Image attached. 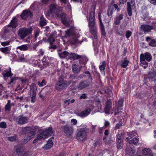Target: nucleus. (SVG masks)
<instances>
[{
	"instance_id": "obj_1",
	"label": "nucleus",
	"mask_w": 156,
	"mask_h": 156,
	"mask_svg": "<svg viewBox=\"0 0 156 156\" xmlns=\"http://www.w3.org/2000/svg\"><path fill=\"white\" fill-rule=\"evenodd\" d=\"M95 9V7L94 6V11L91 12L90 13L88 20V24L90 31L94 36V38L95 39H97V37L96 36V34L97 31L95 27V17L94 13Z\"/></svg>"
},
{
	"instance_id": "obj_2",
	"label": "nucleus",
	"mask_w": 156,
	"mask_h": 156,
	"mask_svg": "<svg viewBox=\"0 0 156 156\" xmlns=\"http://www.w3.org/2000/svg\"><path fill=\"white\" fill-rule=\"evenodd\" d=\"M32 31V28L31 27L21 28L18 30V35L21 39L24 41V38L30 34Z\"/></svg>"
},
{
	"instance_id": "obj_3",
	"label": "nucleus",
	"mask_w": 156,
	"mask_h": 156,
	"mask_svg": "<svg viewBox=\"0 0 156 156\" xmlns=\"http://www.w3.org/2000/svg\"><path fill=\"white\" fill-rule=\"evenodd\" d=\"M53 131L51 127H49L48 129L41 133L36 137V139L38 140L44 139L49 136L53 134Z\"/></svg>"
},
{
	"instance_id": "obj_4",
	"label": "nucleus",
	"mask_w": 156,
	"mask_h": 156,
	"mask_svg": "<svg viewBox=\"0 0 156 156\" xmlns=\"http://www.w3.org/2000/svg\"><path fill=\"white\" fill-rule=\"evenodd\" d=\"M87 136V132L84 128L80 129L77 130L76 137L79 141H82L84 140Z\"/></svg>"
},
{
	"instance_id": "obj_5",
	"label": "nucleus",
	"mask_w": 156,
	"mask_h": 156,
	"mask_svg": "<svg viewBox=\"0 0 156 156\" xmlns=\"http://www.w3.org/2000/svg\"><path fill=\"white\" fill-rule=\"evenodd\" d=\"M137 135L136 132L133 131L131 134L129 135V136L126 138V141L130 144L136 145L139 140V138L136 137Z\"/></svg>"
},
{
	"instance_id": "obj_6",
	"label": "nucleus",
	"mask_w": 156,
	"mask_h": 156,
	"mask_svg": "<svg viewBox=\"0 0 156 156\" xmlns=\"http://www.w3.org/2000/svg\"><path fill=\"white\" fill-rule=\"evenodd\" d=\"M69 85V83L65 80L61 79L59 80L55 85V88L58 90L64 89Z\"/></svg>"
},
{
	"instance_id": "obj_7",
	"label": "nucleus",
	"mask_w": 156,
	"mask_h": 156,
	"mask_svg": "<svg viewBox=\"0 0 156 156\" xmlns=\"http://www.w3.org/2000/svg\"><path fill=\"white\" fill-rule=\"evenodd\" d=\"M37 89L36 85L34 83H32L30 87V97L31 98V102L34 103L35 102Z\"/></svg>"
},
{
	"instance_id": "obj_8",
	"label": "nucleus",
	"mask_w": 156,
	"mask_h": 156,
	"mask_svg": "<svg viewBox=\"0 0 156 156\" xmlns=\"http://www.w3.org/2000/svg\"><path fill=\"white\" fill-rule=\"evenodd\" d=\"M62 10L61 7H59L55 4H51L50 6V10L45 13L46 16H49L50 13H57Z\"/></svg>"
},
{
	"instance_id": "obj_9",
	"label": "nucleus",
	"mask_w": 156,
	"mask_h": 156,
	"mask_svg": "<svg viewBox=\"0 0 156 156\" xmlns=\"http://www.w3.org/2000/svg\"><path fill=\"white\" fill-rule=\"evenodd\" d=\"M77 30L73 27H71L69 29L66 31L65 37L67 38L69 37H78V33L76 32Z\"/></svg>"
},
{
	"instance_id": "obj_10",
	"label": "nucleus",
	"mask_w": 156,
	"mask_h": 156,
	"mask_svg": "<svg viewBox=\"0 0 156 156\" xmlns=\"http://www.w3.org/2000/svg\"><path fill=\"white\" fill-rule=\"evenodd\" d=\"M151 59V56L148 53H146L144 54H142L140 55V60L142 64H147L145 60L147 61H150Z\"/></svg>"
},
{
	"instance_id": "obj_11",
	"label": "nucleus",
	"mask_w": 156,
	"mask_h": 156,
	"mask_svg": "<svg viewBox=\"0 0 156 156\" xmlns=\"http://www.w3.org/2000/svg\"><path fill=\"white\" fill-rule=\"evenodd\" d=\"M15 120L18 124L22 125L27 123L28 118L27 117H24L20 115L17 117H16L15 118Z\"/></svg>"
},
{
	"instance_id": "obj_12",
	"label": "nucleus",
	"mask_w": 156,
	"mask_h": 156,
	"mask_svg": "<svg viewBox=\"0 0 156 156\" xmlns=\"http://www.w3.org/2000/svg\"><path fill=\"white\" fill-rule=\"evenodd\" d=\"M64 133L67 135L70 136L73 133V128L72 126L66 125L62 127Z\"/></svg>"
},
{
	"instance_id": "obj_13",
	"label": "nucleus",
	"mask_w": 156,
	"mask_h": 156,
	"mask_svg": "<svg viewBox=\"0 0 156 156\" xmlns=\"http://www.w3.org/2000/svg\"><path fill=\"white\" fill-rule=\"evenodd\" d=\"M112 111V102L111 100L109 99L106 101V105L104 109L105 112L106 114H109L110 112Z\"/></svg>"
},
{
	"instance_id": "obj_14",
	"label": "nucleus",
	"mask_w": 156,
	"mask_h": 156,
	"mask_svg": "<svg viewBox=\"0 0 156 156\" xmlns=\"http://www.w3.org/2000/svg\"><path fill=\"white\" fill-rule=\"evenodd\" d=\"M32 16V13L30 11L27 10H23L20 15L22 19L26 20L31 18Z\"/></svg>"
},
{
	"instance_id": "obj_15",
	"label": "nucleus",
	"mask_w": 156,
	"mask_h": 156,
	"mask_svg": "<svg viewBox=\"0 0 156 156\" xmlns=\"http://www.w3.org/2000/svg\"><path fill=\"white\" fill-rule=\"evenodd\" d=\"M35 133L34 131L30 132L28 135H26L22 140V142L24 144L27 143L28 141L33 138L35 136Z\"/></svg>"
},
{
	"instance_id": "obj_16",
	"label": "nucleus",
	"mask_w": 156,
	"mask_h": 156,
	"mask_svg": "<svg viewBox=\"0 0 156 156\" xmlns=\"http://www.w3.org/2000/svg\"><path fill=\"white\" fill-rule=\"evenodd\" d=\"M90 83L87 80L81 81L77 86V87L80 90H82L84 88L89 87Z\"/></svg>"
},
{
	"instance_id": "obj_17",
	"label": "nucleus",
	"mask_w": 156,
	"mask_h": 156,
	"mask_svg": "<svg viewBox=\"0 0 156 156\" xmlns=\"http://www.w3.org/2000/svg\"><path fill=\"white\" fill-rule=\"evenodd\" d=\"M140 28L141 31L144 33H148L153 29V27L148 25L144 24L141 26Z\"/></svg>"
},
{
	"instance_id": "obj_18",
	"label": "nucleus",
	"mask_w": 156,
	"mask_h": 156,
	"mask_svg": "<svg viewBox=\"0 0 156 156\" xmlns=\"http://www.w3.org/2000/svg\"><path fill=\"white\" fill-rule=\"evenodd\" d=\"M82 57V55L77 54L75 53H69L68 57V59L74 60L77 59L81 58Z\"/></svg>"
},
{
	"instance_id": "obj_19",
	"label": "nucleus",
	"mask_w": 156,
	"mask_h": 156,
	"mask_svg": "<svg viewBox=\"0 0 156 156\" xmlns=\"http://www.w3.org/2000/svg\"><path fill=\"white\" fill-rule=\"evenodd\" d=\"M58 54L60 58H68L69 52L67 51H62L61 50H59Z\"/></svg>"
},
{
	"instance_id": "obj_20",
	"label": "nucleus",
	"mask_w": 156,
	"mask_h": 156,
	"mask_svg": "<svg viewBox=\"0 0 156 156\" xmlns=\"http://www.w3.org/2000/svg\"><path fill=\"white\" fill-rule=\"evenodd\" d=\"M91 111L90 108H88L85 110L81 112L78 115L81 117H86L90 114Z\"/></svg>"
},
{
	"instance_id": "obj_21",
	"label": "nucleus",
	"mask_w": 156,
	"mask_h": 156,
	"mask_svg": "<svg viewBox=\"0 0 156 156\" xmlns=\"http://www.w3.org/2000/svg\"><path fill=\"white\" fill-rule=\"evenodd\" d=\"M14 149L16 153L19 156L22 155L24 151V149L23 147L20 145H17L15 146Z\"/></svg>"
},
{
	"instance_id": "obj_22",
	"label": "nucleus",
	"mask_w": 156,
	"mask_h": 156,
	"mask_svg": "<svg viewBox=\"0 0 156 156\" xmlns=\"http://www.w3.org/2000/svg\"><path fill=\"white\" fill-rule=\"evenodd\" d=\"M101 13L100 12L98 13V17L99 20L100 22V27L101 29L102 34L105 36L106 35V33L104 28V25L102 23V22L101 21Z\"/></svg>"
},
{
	"instance_id": "obj_23",
	"label": "nucleus",
	"mask_w": 156,
	"mask_h": 156,
	"mask_svg": "<svg viewBox=\"0 0 156 156\" xmlns=\"http://www.w3.org/2000/svg\"><path fill=\"white\" fill-rule=\"evenodd\" d=\"M18 25L17 19L16 17H14L11 21L10 24L8 25L9 27H11L12 28H16Z\"/></svg>"
},
{
	"instance_id": "obj_24",
	"label": "nucleus",
	"mask_w": 156,
	"mask_h": 156,
	"mask_svg": "<svg viewBox=\"0 0 156 156\" xmlns=\"http://www.w3.org/2000/svg\"><path fill=\"white\" fill-rule=\"evenodd\" d=\"M72 68L73 71L74 73H78L80 71L81 69V66L75 64L72 66Z\"/></svg>"
},
{
	"instance_id": "obj_25",
	"label": "nucleus",
	"mask_w": 156,
	"mask_h": 156,
	"mask_svg": "<svg viewBox=\"0 0 156 156\" xmlns=\"http://www.w3.org/2000/svg\"><path fill=\"white\" fill-rule=\"evenodd\" d=\"M143 154L145 156H152V154L151 150L148 148H145L142 151Z\"/></svg>"
},
{
	"instance_id": "obj_26",
	"label": "nucleus",
	"mask_w": 156,
	"mask_h": 156,
	"mask_svg": "<svg viewBox=\"0 0 156 156\" xmlns=\"http://www.w3.org/2000/svg\"><path fill=\"white\" fill-rule=\"evenodd\" d=\"M54 137L52 136L48 140L46 146L44 147L46 150L50 148L53 145L52 140L54 139Z\"/></svg>"
},
{
	"instance_id": "obj_27",
	"label": "nucleus",
	"mask_w": 156,
	"mask_h": 156,
	"mask_svg": "<svg viewBox=\"0 0 156 156\" xmlns=\"http://www.w3.org/2000/svg\"><path fill=\"white\" fill-rule=\"evenodd\" d=\"M123 18V15L122 14H118L116 17L114 23L116 25L119 24L120 23V20H122Z\"/></svg>"
},
{
	"instance_id": "obj_28",
	"label": "nucleus",
	"mask_w": 156,
	"mask_h": 156,
	"mask_svg": "<svg viewBox=\"0 0 156 156\" xmlns=\"http://www.w3.org/2000/svg\"><path fill=\"white\" fill-rule=\"evenodd\" d=\"M79 36L78 35V37L74 36L72 37V38L70 40V42L72 44H76L78 43L81 44L82 41H79L77 39V37H79Z\"/></svg>"
},
{
	"instance_id": "obj_29",
	"label": "nucleus",
	"mask_w": 156,
	"mask_h": 156,
	"mask_svg": "<svg viewBox=\"0 0 156 156\" xmlns=\"http://www.w3.org/2000/svg\"><path fill=\"white\" fill-rule=\"evenodd\" d=\"M117 147L118 149H121L122 148L123 145V141L122 139H117Z\"/></svg>"
},
{
	"instance_id": "obj_30",
	"label": "nucleus",
	"mask_w": 156,
	"mask_h": 156,
	"mask_svg": "<svg viewBox=\"0 0 156 156\" xmlns=\"http://www.w3.org/2000/svg\"><path fill=\"white\" fill-rule=\"evenodd\" d=\"M124 134V132L123 130H119V132L116 135V136L117 138V139L123 140L122 136H123Z\"/></svg>"
},
{
	"instance_id": "obj_31",
	"label": "nucleus",
	"mask_w": 156,
	"mask_h": 156,
	"mask_svg": "<svg viewBox=\"0 0 156 156\" xmlns=\"http://www.w3.org/2000/svg\"><path fill=\"white\" fill-rule=\"evenodd\" d=\"M17 49H20L21 51H25L28 49V45L27 44H23L17 47Z\"/></svg>"
},
{
	"instance_id": "obj_32",
	"label": "nucleus",
	"mask_w": 156,
	"mask_h": 156,
	"mask_svg": "<svg viewBox=\"0 0 156 156\" xmlns=\"http://www.w3.org/2000/svg\"><path fill=\"white\" fill-rule=\"evenodd\" d=\"M66 14H63L62 16L64 17V18L62 19V23L66 26H69V22L66 20V18L65 17Z\"/></svg>"
},
{
	"instance_id": "obj_33",
	"label": "nucleus",
	"mask_w": 156,
	"mask_h": 156,
	"mask_svg": "<svg viewBox=\"0 0 156 156\" xmlns=\"http://www.w3.org/2000/svg\"><path fill=\"white\" fill-rule=\"evenodd\" d=\"M10 50V48L9 47H6L4 48H0L1 51L4 53L5 54H9V52Z\"/></svg>"
},
{
	"instance_id": "obj_34",
	"label": "nucleus",
	"mask_w": 156,
	"mask_h": 156,
	"mask_svg": "<svg viewBox=\"0 0 156 156\" xmlns=\"http://www.w3.org/2000/svg\"><path fill=\"white\" fill-rule=\"evenodd\" d=\"M46 24V21L44 19L43 16H41L40 18V25L41 27H43Z\"/></svg>"
},
{
	"instance_id": "obj_35",
	"label": "nucleus",
	"mask_w": 156,
	"mask_h": 156,
	"mask_svg": "<svg viewBox=\"0 0 156 156\" xmlns=\"http://www.w3.org/2000/svg\"><path fill=\"white\" fill-rule=\"evenodd\" d=\"M17 139V136L16 135H14L12 136H11L8 137V140L11 142L15 141Z\"/></svg>"
},
{
	"instance_id": "obj_36",
	"label": "nucleus",
	"mask_w": 156,
	"mask_h": 156,
	"mask_svg": "<svg viewBox=\"0 0 156 156\" xmlns=\"http://www.w3.org/2000/svg\"><path fill=\"white\" fill-rule=\"evenodd\" d=\"M11 109L10 101L9 100H8V102L5 106V110L6 111H10Z\"/></svg>"
},
{
	"instance_id": "obj_37",
	"label": "nucleus",
	"mask_w": 156,
	"mask_h": 156,
	"mask_svg": "<svg viewBox=\"0 0 156 156\" xmlns=\"http://www.w3.org/2000/svg\"><path fill=\"white\" fill-rule=\"evenodd\" d=\"M31 129V128L30 127H27L23 128L22 131L23 133L25 134L27 133H28Z\"/></svg>"
},
{
	"instance_id": "obj_38",
	"label": "nucleus",
	"mask_w": 156,
	"mask_h": 156,
	"mask_svg": "<svg viewBox=\"0 0 156 156\" xmlns=\"http://www.w3.org/2000/svg\"><path fill=\"white\" fill-rule=\"evenodd\" d=\"M149 44L150 46L152 47L156 46V39L151 40L149 42Z\"/></svg>"
},
{
	"instance_id": "obj_39",
	"label": "nucleus",
	"mask_w": 156,
	"mask_h": 156,
	"mask_svg": "<svg viewBox=\"0 0 156 156\" xmlns=\"http://www.w3.org/2000/svg\"><path fill=\"white\" fill-rule=\"evenodd\" d=\"M3 75L5 77H11L12 75V74L11 73V68L9 71H7L5 73H3Z\"/></svg>"
},
{
	"instance_id": "obj_40",
	"label": "nucleus",
	"mask_w": 156,
	"mask_h": 156,
	"mask_svg": "<svg viewBox=\"0 0 156 156\" xmlns=\"http://www.w3.org/2000/svg\"><path fill=\"white\" fill-rule=\"evenodd\" d=\"M102 64L99 66V69L101 71H104L105 68V66L106 65V62L105 61H104L102 62Z\"/></svg>"
},
{
	"instance_id": "obj_41",
	"label": "nucleus",
	"mask_w": 156,
	"mask_h": 156,
	"mask_svg": "<svg viewBox=\"0 0 156 156\" xmlns=\"http://www.w3.org/2000/svg\"><path fill=\"white\" fill-rule=\"evenodd\" d=\"M48 40L49 42H50L51 45H52L53 42H54L55 41V39L52 37V36L51 35L48 38Z\"/></svg>"
},
{
	"instance_id": "obj_42",
	"label": "nucleus",
	"mask_w": 156,
	"mask_h": 156,
	"mask_svg": "<svg viewBox=\"0 0 156 156\" xmlns=\"http://www.w3.org/2000/svg\"><path fill=\"white\" fill-rule=\"evenodd\" d=\"M39 44V42H37L36 43L32 45V46H31L30 48L31 50H36V48L38 46Z\"/></svg>"
},
{
	"instance_id": "obj_43",
	"label": "nucleus",
	"mask_w": 156,
	"mask_h": 156,
	"mask_svg": "<svg viewBox=\"0 0 156 156\" xmlns=\"http://www.w3.org/2000/svg\"><path fill=\"white\" fill-rule=\"evenodd\" d=\"M37 84L40 87H43L46 84V82L45 80H43L41 83L40 81H38L37 82Z\"/></svg>"
},
{
	"instance_id": "obj_44",
	"label": "nucleus",
	"mask_w": 156,
	"mask_h": 156,
	"mask_svg": "<svg viewBox=\"0 0 156 156\" xmlns=\"http://www.w3.org/2000/svg\"><path fill=\"white\" fill-rule=\"evenodd\" d=\"M7 124L5 122H2L0 123V128L5 129L7 127Z\"/></svg>"
},
{
	"instance_id": "obj_45",
	"label": "nucleus",
	"mask_w": 156,
	"mask_h": 156,
	"mask_svg": "<svg viewBox=\"0 0 156 156\" xmlns=\"http://www.w3.org/2000/svg\"><path fill=\"white\" fill-rule=\"evenodd\" d=\"M123 101L122 100H120L118 101V105L117 107V110L119 109L122 110L121 108H119V107H122L123 106Z\"/></svg>"
},
{
	"instance_id": "obj_46",
	"label": "nucleus",
	"mask_w": 156,
	"mask_h": 156,
	"mask_svg": "<svg viewBox=\"0 0 156 156\" xmlns=\"http://www.w3.org/2000/svg\"><path fill=\"white\" fill-rule=\"evenodd\" d=\"M129 62L128 61L124 60L121 65L122 67L123 68L126 67L128 64Z\"/></svg>"
},
{
	"instance_id": "obj_47",
	"label": "nucleus",
	"mask_w": 156,
	"mask_h": 156,
	"mask_svg": "<svg viewBox=\"0 0 156 156\" xmlns=\"http://www.w3.org/2000/svg\"><path fill=\"white\" fill-rule=\"evenodd\" d=\"M113 13V9L109 8L108 10V16H112Z\"/></svg>"
},
{
	"instance_id": "obj_48",
	"label": "nucleus",
	"mask_w": 156,
	"mask_h": 156,
	"mask_svg": "<svg viewBox=\"0 0 156 156\" xmlns=\"http://www.w3.org/2000/svg\"><path fill=\"white\" fill-rule=\"evenodd\" d=\"M84 73L85 74H86L87 75V76L89 78V79L91 81L92 80V78H91V75L90 74V73L88 71H85L84 72Z\"/></svg>"
},
{
	"instance_id": "obj_49",
	"label": "nucleus",
	"mask_w": 156,
	"mask_h": 156,
	"mask_svg": "<svg viewBox=\"0 0 156 156\" xmlns=\"http://www.w3.org/2000/svg\"><path fill=\"white\" fill-rule=\"evenodd\" d=\"M132 32L129 30H128L126 32V37L127 38H129L131 35Z\"/></svg>"
},
{
	"instance_id": "obj_50",
	"label": "nucleus",
	"mask_w": 156,
	"mask_h": 156,
	"mask_svg": "<svg viewBox=\"0 0 156 156\" xmlns=\"http://www.w3.org/2000/svg\"><path fill=\"white\" fill-rule=\"evenodd\" d=\"M128 13L129 16H132V9H130L129 7H128L127 9Z\"/></svg>"
},
{
	"instance_id": "obj_51",
	"label": "nucleus",
	"mask_w": 156,
	"mask_h": 156,
	"mask_svg": "<svg viewBox=\"0 0 156 156\" xmlns=\"http://www.w3.org/2000/svg\"><path fill=\"white\" fill-rule=\"evenodd\" d=\"M87 98V96L85 94H83L80 96V99H85Z\"/></svg>"
},
{
	"instance_id": "obj_52",
	"label": "nucleus",
	"mask_w": 156,
	"mask_h": 156,
	"mask_svg": "<svg viewBox=\"0 0 156 156\" xmlns=\"http://www.w3.org/2000/svg\"><path fill=\"white\" fill-rule=\"evenodd\" d=\"M11 80L8 83V84L9 85H11V84L14 81L16 80V79L15 77H10Z\"/></svg>"
},
{
	"instance_id": "obj_53",
	"label": "nucleus",
	"mask_w": 156,
	"mask_h": 156,
	"mask_svg": "<svg viewBox=\"0 0 156 156\" xmlns=\"http://www.w3.org/2000/svg\"><path fill=\"white\" fill-rule=\"evenodd\" d=\"M4 90V88L2 86V85L0 84V96L2 95V91Z\"/></svg>"
},
{
	"instance_id": "obj_54",
	"label": "nucleus",
	"mask_w": 156,
	"mask_h": 156,
	"mask_svg": "<svg viewBox=\"0 0 156 156\" xmlns=\"http://www.w3.org/2000/svg\"><path fill=\"white\" fill-rule=\"evenodd\" d=\"M113 7L115 8V10L117 9V12H119L120 11V9L118 8V5L115 4H114L113 5Z\"/></svg>"
},
{
	"instance_id": "obj_55",
	"label": "nucleus",
	"mask_w": 156,
	"mask_h": 156,
	"mask_svg": "<svg viewBox=\"0 0 156 156\" xmlns=\"http://www.w3.org/2000/svg\"><path fill=\"white\" fill-rule=\"evenodd\" d=\"M9 42L5 41L1 43V44L3 46H5L9 44Z\"/></svg>"
},
{
	"instance_id": "obj_56",
	"label": "nucleus",
	"mask_w": 156,
	"mask_h": 156,
	"mask_svg": "<svg viewBox=\"0 0 156 156\" xmlns=\"http://www.w3.org/2000/svg\"><path fill=\"white\" fill-rule=\"evenodd\" d=\"M148 1L151 4L156 5V0H148Z\"/></svg>"
},
{
	"instance_id": "obj_57",
	"label": "nucleus",
	"mask_w": 156,
	"mask_h": 156,
	"mask_svg": "<svg viewBox=\"0 0 156 156\" xmlns=\"http://www.w3.org/2000/svg\"><path fill=\"white\" fill-rule=\"evenodd\" d=\"M122 126V124L121 123L117 124L115 127V129H117L119 128Z\"/></svg>"
},
{
	"instance_id": "obj_58",
	"label": "nucleus",
	"mask_w": 156,
	"mask_h": 156,
	"mask_svg": "<svg viewBox=\"0 0 156 156\" xmlns=\"http://www.w3.org/2000/svg\"><path fill=\"white\" fill-rule=\"evenodd\" d=\"M20 60L21 62H24L25 61V58L24 57V55H23L20 57Z\"/></svg>"
},
{
	"instance_id": "obj_59",
	"label": "nucleus",
	"mask_w": 156,
	"mask_h": 156,
	"mask_svg": "<svg viewBox=\"0 0 156 156\" xmlns=\"http://www.w3.org/2000/svg\"><path fill=\"white\" fill-rule=\"evenodd\" d=\"M71 122L73 123V124L74 125H75L76 124L77 122V121L75 119H72L71 120Z\"/></svg>"
},
{
	"instance_id": "obj_60",
	"label": "nucleus",
	"mask_w": 156,
	"mask_h": 156,
	"mask_svg": "<svg viewBox=\"0 0 156 156\" xmlns=\"http://www.w3.org/2000/svg\"><path fill=\"white\" fill-rule=\"evenodd\" d=\"M120 2L119 4V5H120V4H124V3H125L126 2V0H120Z\"/></svg>"
},
{
	"instance_id": "obj_61",
	"label": "nucleus",
	"mask_w": 156,
	"mask_h": 156,
	"mask_svg": "<svg viewBox=\"0 0 156 156\" xmlns=\"http://www.w3.org/2000/svg\"><path fill=\"white\" fill-rule=\"evenodd\" d=\"M31 38V37L30 36H29L26 40L25 41L29 43L30 42V39Z\"/></svg>"
},
{
	"instance_id": "obj_62",
	"label": "nucleus",
	"mask_w": 156,
	"mask_h": 156,
	"mask_svg": "<svg viewBox=\"0 0 156 156\" xmlns=\"http://www.w3.org/2000/svg\"><path fill=\"white\" fill-rule=\"evenodd\" d=\"M57 48V46L55 45H52L49 47V49H55Z\"/></svg>"
},
{
	"instance_id": "obj_63",
	"label": "nucleus",
	"mask_w": 156,
	"mask_h": 156,
	"mask_svg": "<svg viewBox=\"0 0 156 156\" xmlns=\"http://www.w3.org/2000/svg\"><path fill=\"white\" fill-rule=\"evenodd\" d=\"M100 144V140H97L94 144L95 146L99 145Z\"/></svg>"
},
{
	"instance_id": "obj_64",
	"label": "nucleus",
	"mask_w": 156,
	"mask_h": 156,
	"mask_svg": "<svg viewBox=\"0 0 156 156\" xmlns=\"http://www.w3.org/2000/svg\"><path fill=\"white\" fill-rule=\"evenodd\" d=\"M110 125V123L108 121H106L105 123V127L108 126Z\"/></svg>"
}]
</instances>
